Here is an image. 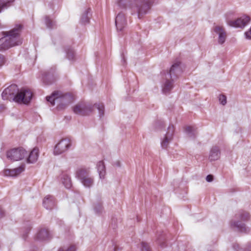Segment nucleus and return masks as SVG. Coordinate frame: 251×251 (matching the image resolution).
Listing matches in <instances>:
<instances>
[{
    "label": "nucleus",
    "instance_id": "obj_18",
    "mask_svg": "<svg viewBox=\"0 0 251 251\" xmlns=\"http://www.w3.org/2000/svg\"><path fill=\"white\" fill-rule=\"evenodd\" d=\"M221 155L220 150L217 147H213L211 148L209 155V159L211 161H215L219 159Z\"/></svg>",
    "mask_w": 251,
    "mask_h": 251
},
{
    "label": "nucleus",
    "instance_id": "obj_15",
    "mask_svg": "<svg viewBox=\"0 0 251 251\" xmlns=\"http://www.w3.org/2000/svg\"><path fill=\"white\" fill-rule=\"evenodd\" d=\"M232 227L236 228L237 230L242 233H247L249 229L246 227L245 224L242 223L241 221L233 222L231 224Z\"/></svg>",
    "mask_w": 251,
    "mask_h": 251
},
{
    "label": "nucleus",
    "instance_id": "obj_4",
    "mask_svg": "<svg viewBox=\"0 0 251 251\" xmlns=\"http://www.w3.org/2000/svg\"><path fill=\"white\" fill-rule=\"evenodd\" d=\"M72 96L68 93H63L61 91L53 92L50 96L46 97L47 101L52 106L57 104L58 109H61L72 101Z\"/></svg>",
    "mask_w": 251,
    "mask_h": 251
},
{
    "label": "nucleus",
    "instance_id": "obj_32",
    "mask_svg": "<svg viewBox=\"0 0 251 251\" xmlns=\"http://www.w3.org/2000/svg\"><path fill=\"white\" fill-rule=\"evenodd\" d=\"M141 251H151L149 245L145 242L141 243Z\"/></svg>",
    "mask_w": 251,
    "mask_h": 251
},
{
    "label": "nucleus",
    "instance_id": "obj_40",
    "mask_svg": "<svg viewBox=\"0 0 251 251\" xmlns=\"http://www.w3.org/2000/svg\"><path fill=\"white\" fill-rule=\"evenodd\" d=\"M116 165L118 167L119 166H120V162L119 161H117L116 163Z\"/></svg>",
    "mask_w": 251,
    "mask_h": 251
},
{
    "label": "nucleus",
    "instance_id": "obj_41",
    "mask_svg": "<svg viewBox=\"0 0 251 251\" xmlns=\"http://www.w3.org/2000/svg\"><path fill=\"white\" fill-rule=\"evenodd\" d=\"M236 247H237V248H238V247H238V245H234L233 248L235 249V250H236V251H237V249H236Z\"/></svg>",
    "mask_w": 251,
    "mask_h": 251
},
{
    "label": "nucleus",
    "instance_id": "obj_16",
    "mask_svg": "<svg viewBox=\"0 0 251 251\" xmlns=\"http://www.w3.org/2000/svg\"><path fill=\"white\" fill-rule=\"evenodd\" d=\"M43 204L47 209H51L55 206L54 198L50 195L47 196L43 200Z\"/></svg>",
    "mask_w": 251,
    "mask_h": 251
},
{
    "label": "nucleus",
    "instance_id": "obj_19",
    "mask_svg": "<svg viewBox=\"0 0 251 251\" xmlns=\"http://www.w3.org/2000/svg\"><path fill=\"white\" fill-rule=\"evenodd\" d=\"M91 16V9L90 8L85 9L83 12L80 18L81 23L83 25H86L88 24L89 23Z\"/></svg>",
    "mask_w": 251,
    "mask_h": 251
},
{
    "label": "nucleus",
    "instance_id": "obj_24",
    "mask_svg": "<svg viewBox=\"0 0 251 251\" xmlns=\"http://www.w3.org/2000/svg\"><path fill=\"white\" fill-rule=\"evenodd\" d=\"M185 131L187 135L191 138H194L197 133L194 126H188L185 128Z\"/></svg>",
    "mask_w": 251,
    "mask_h": 251
},
{
    "label": "nucleus",
    "instance_id": "obj_7",
    "mask_svg": "<svg viewBox=\"0 0 251 251\" xmlns=\"http://www.w3.org/2000/svg\"><path fill=\"white\" fill-rule=\"evenodd\" d=\"M76 177L85 188H90L94 184V178L90 176V171L88 169H78L76 172Z\"/></svg>",
    "mask_w": 251,
    "mask_h": 251
},
{
    "label": "nucleus",
    "instance_id": "obj_3",
    "mask_svg": "<svg viewBox=\"0 0 251 251\" xmlns=\"http://www.w3.org/2000/svg\"><path fill=\"white\" fill-rule=\"evenodd\" d=\"M182 72L181 63L177 61L172 65L169 72L161 73L162 76V92L165 95H168L174 87L173 77H177Z\"/></svg>",
    "mask_w": 251,
    "mask_h": 251
},
{
    "label": "nucleus",
    "instance_id": "obj_22",
    "mask_svg": "<svg viewBox=\"0 0 251 251\" xmlns=\"http://www.w3.org/2000/svg\"><path fill=\"white\" fill-rule=\"evenodd\" d=\"M61 180L64 186L69 189L72 186V182L70 176L67 174H63L61 176Z\"/></svg>",
    "mask_w": 251,
    "mask_h": 251
},
{
    "label": "nucleus",
    "instance_id": "obj_11",
    "mask_svg": "<svg viewBox=\"0 0 251 251\" xmlns=\"http://www.w3.org/2000/svg\"><path fill=\"white\" fill-rule=\"evenodd\" d=\"M250 21L249 17L243 16L235 21L227 20V24L234 27L243 28L245 27Z\"/></svg>",
    "mask_w": 251,
    "mask_h": 251
},
{
    "label": "nucleus",
    "instance_id": "obj_36",
    "mask_svg": "<svg viewBox=\"0 0 251 251\" xmlns=\"http://www.w3.org/2000/svg\"><path fill=\"white\" fill-rule=\"evenodd\" d=\"M4 63V58L2 55L0 54V67L2 66Z\"/></svg>",
    "mask_w": 251,
    "mask_h": 251
},
{
    "label": "nucleus",
    "instance_id": "obj_21",
    "mask_svg": "<svg viewBox=\"0 0 251 251\" xmlns=\"http://www.w3.org/2000/svg\"><path fill=\"white\" fill-rule=\"evenodd\" d=\"M50 238V233L47 229L40 230L36 235V239L38 240L43 241Z\"/></svg>",
    "mask_w": 251,
    "mask_h": 251
},
{
    "label": "nucleus",
    "instance_id": "obj_31",
    "mask_svg": "<svg viewBox=\"0 0 251 251\" xmlns=\"http://www.w3.org/2000/svg\"><path fill=\"white\" fill-rule=\"evenodd\" d=\"M165 241V238L164 237V235H159L158 237L156 238V242L160 244V246L163 247V243Z\"/></svg>",
    "mask_w": 251,
    "mask_h": 251
},
{
    "label": "nucleus",
    "instance_id": "obj_8",
    "mask_svg": "<svg viewBox=\"0 0 251 251\" xmlns=\"http://www.w3.org/2000/svg\"><path fill=\"white\" fill-rule=\"evenodd\" d=\"M27 151L23 148H14L6 152L7 158L13 161L22 160L27 155Z\"/></svg>",
    "mask_w": 251,
    "mask_h": 251
},
{
    "label": "nucleus",
    "instance_id": "obj_27",
    "mask_svg": "<svg viewBox=\"0 0 251 251\" xmlns=\"http://www.w3.org/2000/svg\"><path fill=\"white\" fill-rule=\"evenodd\" d=\"M66 56L69 60H73L75 58L74 50L71 48H68L66 49Z\"/></svg>",
    "mask_w": 251,
    "mask_h": 251
},
{
    "label": "nucleus",
    "instance_id": "obj_35",
    "mask_svg": "<svg viewBox=\"0 0 251 251\" xmlns=\"http://www.w3.org/2000/svg\"><path fill=\"white\" fill-rule=\"evenodd\" d=\"M52 0V4L53 5V7H52L53 9H55V5L57 6V8H58L61 2V0Z\"/></svg>",
    "mask_w": 251,
    "mask_h": 251
},
{
    "label": "nucleus",
    "instance_id": "obj_14",
    "mask_svg": "<svg viewBox=\"0 0 251 251\" xmlns=\"http://www.w3.org/2000/svg\"><path fill=\"white\" fill-rule=\"evenodd\" d=\"M213 30L214 32L218 35V43L221 45L224 44L226 38V33L224 28L221 26L216 25Z\"/></svg>",
    "mask_w": 251,
    "mask_h": 251
},
{
    "label": "nucleus",
    "instance_id": "obj_37",
    "mask_svg": "<svg viewBox=\"0 0 251 251\" xmlns=\"http://www.w3.org/2000/svg\"><path fill=\"white\" fill-rule=\"evenodd\" d=\"M213 176L211 175H209L207 176L206 177V180L208 182H211L213 180Z\"/></svg>",
    "mask_w": 251,
    "mask_h": 251
},
{
    "label": "nucleus",
    "instance_id": "obj_23",
    "mask_svg": "<svg viewBox=\"0 0 251 251\" xmlns=\"http://www.w3.org/2000/svg\"><path fill=\"white\" fill-rule=\"evenodd\" d=\"M15 0H0V13L11 6Z\"/></svg>",
    "mask_w": 251,
    "mask_h": 251
},
{
    "label": "nucleus",
    "instance_id": "obj_5",
    "mask_svg": "<svg viewBox=\"0 0 251 251\" xmlns=\"http://www.w3.org/2000/svg\"><path fill=\"white\" fill-rule=\"evenodd\" d=\"M131 14H137L139 19L147 14L150 9L149 0H131L128 5Z\"/></svg>",
    "mask_w": 251,
    "mask_h": 251
},
{
    "label": "nucleus",
    "instance_id": "obj_9",
    "mask_svg": "<svg viewBox=\"0 0 251 251\" xmlns=\"http://www.w3.org/2000/svg\"><path fill=\"white\" fill-rule=\"evenodd\" d=\"M175 131L174 126L171 124L169 126L167 132L161 138V146L163 149H167L170 143L173 139Z\"/></svg>",
    "mask_w": 251,
    "mask_h": 251
},
{
    "label": "nucleus",
    "instance_id": "obj_13",
    "mask_svg": "<svg viewBox=\"0 0 251 251\" xmlns=\"http://www.w3.org/2000/svg\"><path fill=\"white\" fill-rule=\"evenodd\" d=\"M25 169V165L23 164L13 169H5L2 173L5 176L15 177L24 172Z\"/></svg>",
    "mask_w": 251,
    "mask_h": 251
},
{
    "label": "nucleus",
    "instance_id": "obj_29",
    "mask_svg": "<svg viewBox=\"0 0 251 251\" xmlns=\"http://www.w3.org/2000/svg\"><path fill=\"white\" fill-rule=\"evenodd\" d=\"M94 211L97 214H100L102 212L103 207L102 204L100 202L95 204L94 207Z\"/></svg>",
    "mask_w": 251,
    "mask_h": 251
},
{
    "label": "nucleus",
    "instance_id": "obj_2",
    "mask_svg": "<svg viewBox=\"0 0 251 251\" xmlns=\"http://www.w3.org/2000/svg\"><path fill=\"white\" fill-rule=\"evenodd\" d=\"M22 29L21 25H17L9 31L3 32V37L0 39V50L22 44V39L20 36Z\"/></svg>",
    "mask_w": 251,
    "mask_h": 251
},
{
    "label": "nucleus",
    "instance_id": "obj_34",
    "mask_svg": "<svg viewBox=\"0 0 251 251\" xmlns=\"http://www.w3.org/2000/svg\"><path fill=\"white\" fill-rule=\"evenodd\" d=\"M51 77V76L49 74H46L42 78L43 82L45 83L46 84H50L51 83V81L47 82L46 81V79H50Z\"/></svg>",
    "mask_w": 251,
    "mask_h": 251
},
{
    "label": "nucleus",
    "instance_id": "obj_17",
    "mask_svg": "<svg viewBox=\"0 0 251 251\" xmlns=\"http://www.w3.org/2000/svg\"><path fill=\"white\" fill-rule=\"evenodd\" d=\"M39 157V150L35 148L29 153L26 159L28 163H34L37 161Z\"/></svg>",
    "mask_w": 251,
    "mask_h": 251
},
{
    "label": "nucleus",
    "instance_id": "obj_12",
    "mask_svg": "<svg viewBox=\"0 0 251 251\" xmlns=\"http://www.w3.org/2000/svg\"><path fill=\"white\" fill-rule=\"evenodd\" d=\"M115 25L118 31H123L126 25L125 14L120 12L115 18Z\"/></svg>",
    "mask_w": 251,
    "mask_h": 251
},
{
    "label": "nucleus",
    "instance_id": "obj_10",
    "mask_svg": "<svg viewBox=\"0 0 251 251\" xmlns=\"http://www.w3.org/2000/svg\"><path fill=\"white\" fill-rule=\"evenodd\" d=\"M70 146V141L67 139H63L55 146L53 153L55 155L61 154L66 151Z\"/></svg>",
    "mask_w": 251,
    "mask_h": 251
},
{
    "label": "nucleus",
    "instance_id": "obj_26",
    "mask_svg": "<svg viewBox=\"0 0 251 251\" xmlns=\"http://www.w3.org/2000/svg\"><path fill=\"white\" fill-rule=\"evenodd\" d=\"M236 217L244 221L248 220L250 217L249 214L247 212L244 211L239 212V213L236 215Z\"/></svg>",
    "mask_w": 251,
    "mask_h": 251
},
{
    "label": "nucleus",
    "instance_id": "obj_20",
    "mask_svg": "<svg viewBox=\"0 0 251 251\" xmlns=\"http://www.w3.org/2000/svg\"><path fill=\"white\" fill-rule=\"evenodd\" d=\"M96 168L100 178L101 179H104L106 174L105 167L104 162L102 161H99L97 164Z\"/></svg>",
    "mask_w": 251,
    "mask_h": 251
},
{
    "label": "nucleus",
    "instance_id": "obj_28",
    "mask_svg": "<svg viewBox=\"0 0 251 251\" xmlns=\"http://www.w3.org/2000/svg\"><path fill=\"white\" fill-rule=\"evenodd\" d=\"M57 251H76V248L74 245L64 246L60 248Z\"/></svg>",
    "mask_w": 251,
    "mask_h": 251
},
{
    "label": "nucleus",
    "instance_id": "obj_33",
    "mask_svg": "<svg viewBox=\"0 0 251 251\" xmlns=\"http://www.w3.org/2000/svg\"><path fill=\"white\" fill-rule=\"evenodd\" d=\"M219 100L220 103L223 105H225L226 103V97L224 95H219Z\"/></svg>",
    "mask_w": 251,
    "mask_h": 251
},
{
    "label": "nucleus",
    "instance_id": "obj_6",
    "mask_svg": "<svg viewBox=\"0 0 251 251\" xmlns=\"http://www.w3.org/2000/svg\"><path fill=\"white\" fill-rule=\"evenodd\" d=\"M94 107L98 109L100 117H102L104 115V106L102 103H96L92 105L84 102L79 103L74 107L73 111L75 114L86 115L90 114Z\"/></svg>",
    "mask_w": 251,
    "mask_h": 251
},
{
    "label": "nucleus",
    "instance_id": "obj_25",
    "mask_svg": "<svg viewBox=\"0 0 251 251\" xmlns=\"http://www.w3.org/2000/svg\"><path fill=\"white\" fill-rule=\"evenodd\" d=\"M45 24L47 27L49 28H52L55 26V22L51 19L49 16H46L45 18Z\"/></svg>",
    "mask_w": 251,
    "mask_h": 251
},
{
    "label": "nucleus",
    "instance_id": "obj_30",
    "mask_svg": "<svg viewBox=\"0 0 251 251\" xmlns=\"http://www.w3.org/2000/svg\"><path fill=\"white\" fill-rule=\"evenodd\" d=\"M108 251H116L117 245L113 241H111L108 243Z\"/></svg>",
    "mask_w": 251,
    "mask_h": 251
},
{
    "label": "nucleus",
    "instance_id": "obj_39",
    "mask_svg": "<svg viewBox=\"0 0 251 251\" xmlns=\"http://www.w3.org/2000/svg\"><path fill=\"white\" fill-rule=\"evenodd\" d=\"M123 0H119L118 1V4L120 7L122 3L123 2Z\"/></svg>",
    "mask_w": 251,
    "mask_h": 251
},
{
    "label": "nucleus",
    "instance_id": "obj_1",
    "mask_svg": "<svg viewBox=\"0 0 251 251\" xmlns=\"http://www.w3.org/2000/svg\"><path fill=\"white\" fill-rule=\"evenodd\" d=\"M32 93L28 89L20 91L17 85L12 84L5 89L1 94L4 100L15 101L19 103L28 104L32 98Z\"/></svg>",
    "mask_w": 251,
    "mask_h": 251
},
{
    "label": "nucleus",
    "instance_id": "obj_38",
    "mask_svg": "<svg viewBox=\"0 0 251 251\" xmlns=\"http://www.w3.org/2000/svg\"><path fill=\"white\" fill-rule=\"evenodd\" d=\"M3 214V210L1 208H0V218L2 216Z\"/></svg>",
    "mask_w": 251,
    "mask_h": 251
}]
</instances>
